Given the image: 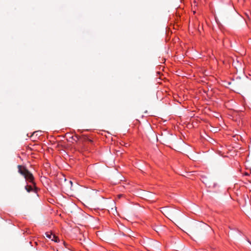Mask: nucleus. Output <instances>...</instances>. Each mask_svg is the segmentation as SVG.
Returning <instances> with one entry per match:
<instances>
[{
    "mask_svg": "<svg viewBox=\"0 0 251 251\" xmlns=\"http://www.w3.org/2000/svg\"><path fill=\"white\" fill-rule=\"evenodd\" d=\"M167 214L171 218L175 219L180 214V212L179 210L176 209H168Z\"/></svg>",
    "mask_w": 251,
    "mask_h": 251,
    "instance_id": "obj_1",
    "label": "nucleus"
},
{
    "mask_svg": "<svg viewBox=\"0 0 251 251\" xmlns=\"http://www.w3.org/2000/svg\"><path fill=\"white\" fill-rule=\"evenodd\" d=\"M203 182L206 186L209 188H216L219 186L218 184L214 182L212 180L207 178L203 179Z\"/></svg>",
    "mask_w": 251,
    "mask_h": 251,
    "instance_id": "obj_2",
    "label": "nucleus"
},
{
    "mask_svg": "<svg viewBox=\"0 0 251 251\" xmlns=\"http://www.w3.org/2000/svg\"><path fill=\"white\" fill-rule=\"evenodd\" d=\"M25 180L28 181L29 183L35 185V182L34 181V178L33 175L28 171L26 172V175L24 176Z\"/></svg>",
    "mask_w": 251,
    "mask_h": 251,
    "instance_id": "obj_3",
    "label": "nucleus"
},
{
    "mask_svg": "<svg viewBox=\"0 0 251 251\" xmlns=\"http://www.w3.org/2000/svg\"><path fill=\"white\" fill-rule=\"evenodd\" d=\"M64 182L63 184L64 188L66 190H72L73 186V182L71 180H67L65 178H64Z\"/></svg>",
    "mask_w": 251,
    "mask_h": 251,
    "instance_id": "obj_4",
    "label": "nucleus"
},
{
    "mask_svg": "<svg viewBox=\"0 0 251 251\" xmlns=\"http://www.w3.org/2000/svg\"><path fill=\"white\" fill-rule=\"evenodd\" d=\"M25 189L28 193L31 192H34L35 193H37V188L36 186L35 183V185L32 184V185H26L25 186Z\"/></svg>",
    "mask_w": 251,
    "mask_h": 251,
    "instance_id": "obj_5",
    "label": "nucleus"
},
{
    "mask_svg": "<svg viewBox=\"0 0 251 251\" xmlns=\"http://www.w3.org/2000/svg\"><path fill=\"white\" fill-rule=\"evenodd\" d=\"M45 234L48 238L51 239L52 241L55 242H59V239L58 237L55 234H53L51 232H46Z\"/></svg>",
    "mask_w": 251,
    "mask_h": 251,
    "instance_id": "obj_6",
    "label": "nucleus"
},
{
    "mask_svg": "<svg viewBox=\"0 0 251 251\" xmlns=\"http://www.w3.org/2000/svg\"><path fill=\"white\" fill-rule=\"evenodd\" d=\"M18 172L24 176L26 175V172H28V170L25 167L18 165Z\"/></svg>",
    "mask_w": 251,
    "mask_h": 251,
    "instance_id": "obj_7",
    "label": "nucleus"
},
{
    "mask_svg": "<svg viewBox=\"0 0 251 251\" xmlns=\"http://www.w3.org/2000/svg\"><path fill=\"white\" fill-rule=\"evenodd\" d=\"M147 195H148V196L147 197L148 198H149V199L152 198V197L153 196V194L151 193H148Z\"/></svg>",
    "mask_w": 251,
    "mask_h": 251,
    "instance_id": "obj_8",
    "label": "nucleus"
},
{
    "mask_svg": "<svg viewBox=\"0 0 251 251\" xmlns=\"http://www.w3.org/2000/svg\"><path fill=\"white\" fill-rule=\"evenodd\" d=\"M37 132H38L37 131H35V132H34L33 133V135H34V134H35V133H37Z\"/></svg>",
    "mask_w": 251,
    "mask_h": 251,
    "instance_id": "obj_9",
    "label": "nucleus"
},
{
    "mask_svg": "<svg viewBox=\"0 0 251 251\" xmlns=\"http://www.w3.org/2000/svg\"><path fill=\"white\" fill-rule=\"evenodd\" d=\"M63 244H64V245L66 246V243H65V242H63Z\"/></svg>",
    "mask_w": 251,
    "mask_h": 251,
    "instance_id": "obj_10",
    "label": "nucleus"
},
{
    "mask_svg": "<svg viewBox=\"0 0 251 251\" xmlns=\"http://www.w3.org/2000/svg\"><path fill=\"white\" fill-rule=\"evenodd\" d=\"M71 138H72V139H73L74 140H75V139H74L73 136H72Z\"/></svg>",
    "mask_w": 251,
    "mask_h": 251,
    "instance_id": "obj_11",
    "label": "nucleus"
}]
</instances>
